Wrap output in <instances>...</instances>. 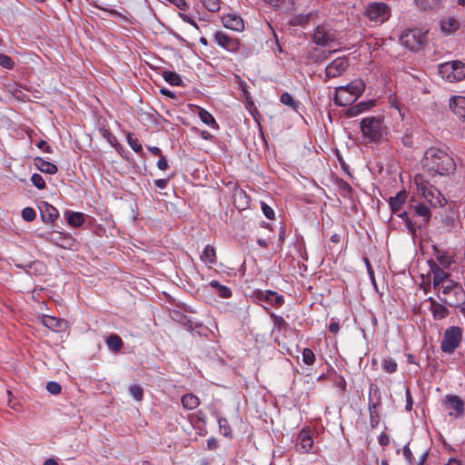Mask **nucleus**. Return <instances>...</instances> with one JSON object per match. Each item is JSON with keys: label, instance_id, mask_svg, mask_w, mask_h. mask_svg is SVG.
I'll return each instance as SVG.
<instances>
[{"label": "nucleus", "instance_id": "obj_1", "mask_svg": "<svg viewBox=\"0 0 465 465\" xmlns=\"http://www.w3.org/2000/svg\"><path fill=\"white\" fill-rule=\"evenodd\" d=\"M425 173L430 176H445L456 170L454 159L444 150L436 147L428 148L421 161Z\"/></svg>", "mask_w": 465, "mask_h": 465}, {"label": "nucleus", "instance_id": "obj_2", "mask_svg": "<svg viewBox=\"0 0 465 465\" xmlns=\"http://www.w3.org/2000/svg\"><path fill=\"white\" fill-rule=\"evenodd\" d=\"M361 131L362 136L370 142H379L384 134V126L381 118L378 116L363 118L361 121Z\"/></svg>", "mask_w": 465, "mask_h": 465}, {"label": "nucleus", "instance_id": "obj_3", "mask_svg": "<svg viewBox=\"0 0 465 465\" xmlns=\"http://www.w3.org/2000/svg\"><path fill=\"white\" fill-rule=\"evenodd\" d=\"M414 183L417 185L418 192L430 203L431 206L436 207L438 205H442V197L441 193L438 189L430 184L428 181H426L422 174H417L414 177Z\"/></svg>", "mask_w": 465, "mask_h": 465}, {"label": "nucleus", "instance_id": "obj_4", "mask_svg": "<svg viewBox=\"0 0 465 465\" xmlns=\"http://www.w3.org/2000/svg\"><path fill=\"white\" fill-rule=\"evenodd\" d=\"M439 74L450 82L460 81L465 77V64L460 61H451L440 64Z\"/></svg>", "mask_w": 465, "mask_h": 465}, {"label": "nucleus", "instance_id": "obj_5", "mask_svg": "<svg viewBox=\"0 0 465 465\" xmlns=\"http://www.w3.org/2000/svg\"><path fill=\"white\" fill-rule=\"evenodd\" d=\"M462 339V330L460 327L452 326L448 328L443 334L440 342V349L443 352L452 353L459 347Z\"/></svg>", "mask_w": 465, "mask_h": 465}, {"label": "nucleus", "instance_id": "obj_6", "mask_svg": "<svg viewBox=\"0 0 465 465\" xmlns=\"http://www.w3.org/2000/svg\"><path fill=\"white\" fill-rule=\"evenodd\" d=\"M425 40V35L418 29H409L404 32L400 36V42L405 47L417 51L419 50Z\"/></svg>", "mask_w": 465, "mask_h": 465}, {"label": "nucleus", "instance_id": "obj_7", "mask_svg": "<svg viewBox=\"0 0 465 465\" xmlns=\"http://www.w3.org/2000/svg\"><path fill=\"white\" fill-rule=\"evenodd\" d=\"M312 40L316 45L331 46L336 41L335 31L324 25H317L312 35Z\"/></svg>", "mask_w": 465, "mask_h": 465}, {"label": "nucleus", "instance_id": "obj_8", "mask_svg": "<svg viewBox=\"0 0 465 465\" xmlns=\"http://www.w3.org/2000/svg\"><path fill=\"white\" fill-rule=\"evenodd\" d=\"M252 298L258 302H265L276 308L282 306L284 303V297L282 295L270 290H256L253 292Z\"/></svg>", "mask_w": 465, "mask_h": 465}, {"label": "nucleus", "instance_id": "obj_9", "mask_svg": "<svg viewBox=\"0 0 465 465\" xmlns=\"http://www.w3.org/2000/svg\"><path fill=\"white\" fill-rule=\"evenodd\" d=\"M365 15L371 20H387L390 17V9L385 3H372L368 5Z\"/></svg>", "mask_w": 465, "mask_h": 465}, {"label": "nucleus", "instance_id": "obj_10", "mask_svg": "<svg viewBox=\"0 0 465 465\" xmlns=\"http://www.w3.org/2000/svg\"><path fill=\"white\" fill-rule=\"evenodd\" d=\"M349 66V62L345 57H338L326 66L325 82L330 78L341 75Z\"/></svg>", "mask_w": 465, "mask_h": 465}, {"label": "nucleus", "instance_id": "obj_11", "mask_svg": "<svg viewBox=\"0 0 465 465\" xmlns=\"http://www.w3.org/2000/svg\"><path fill=\"white\" fill-rule=\"evenodd\" d=\"M213 39L218 45L228 52L235 53L240 48L239 39L231 37L223 31L216 32L213 35Z\"/></svg>", "mask_w": 465, "mask_h": 465}, {"label": "nucleus", "instance_id": "obj_12", "mask_svg": "<svg viewBox=\"0 0 465 465\" xmlns=\"http://www.w3.org/2000/svg\"><path fill=\"white\" fill-rule=\"evenodd\" d=\"M370 394L378 395L377 401L369 402L370 424L371 428H377L380 422L378 407L381 405V394L379 388L373 384L370 387Z\"/></svg>", "mask_w": 465, "mask_h": 465}, {"label": "nucleus", "instance_id": "obj_13", "mask_svg": "<svg viewBox=\"0 0 465 465\" xmlns=\"http://www.w3.org/2000/svg\"><path fill=\"white\" fill-rule=\"evenodd\" d=\"M410 211L418 218L417 224H420V228L425 225L431 217L430 208L424 203L410 204Z\"/></svg>", "mask_w": 465, "mask_h": 465}, {"label": "nucleus", "instance_id": "obj_14", "mask_svg": "<svg viewBox=\"0 0 465 465\" xmlns=\"http://www.w3.org/2000/svg\"><path fill=\"white\" fill-rule=\"evenodd\" d=\"M222 23L224 27L237 31L242 32L244 30V22L242 18L236 14H227L222 17Z\"/></svg>", "mask_w": 465, "mask_h": 465}, {"label": "nucleus", "instance_id": "obj_15", "mask_svg": "<svg viewBox=\"0 0 465 465\" xmlns=\"http://www.w3.org/2000/svg\"><path fill=\"white\" fill-rule=\"evenodd\" d=\"M365 83L361 79H357L351 82L347 85L339 86L338 90L347 91L349 95H351L354 98V100H356L359 96L362 94V93L365 90Z\"/></svg>", "mask_w": 465, "mask_h": 465}, {"label": "nucleus", "instance_id": "obj_16", "mask_svg": "<svg viewBox=\"0 0 465 465\" xmlns=\"http://www.w3.org/2000/svg\"><path fill=\"white\" fill-rule=\"evenodd\" d=\"M38 208L41 218L45 223H53L58 217L57 209L46 202H41Z\"/></svg>", "mask_w": 465, "mask_h": 465}, {"label": "nucleus", "instance_id": "obj_17", "mask_svg": "<svg viewBox=\"0 0 465 465\" xmlns=\"http://www.w3.org/2000/svg\"><path fill=\"white\" fill-rule=\"evenodd\" d=\"M445 403L448 409H451L454 411V412H450V415L459 417L460 415L462 414L464 411V402L460 397L456 395H447Z\"/></svg>", "mask_w": 465, "mask_h": 465}, {"label": "nucleus", "instance_id": "obj_18", "mask_svg": "<svg viewBox=\"0 0 465 465\" xmlns=\"http://www.w3.org/2000/svg\"><path fill=\"white\" fill-rule=\"evenodd\" d=\"M450 108L459 119L465 121V97L455 96L451 98Z\"/></svg>", "mask_w": 465, "mask_h": 465}, {"label": "nucleus", "instance_id": "obj_19", "mask_svg": "<svg viewBox=\"0 0 465 465\" xmlns=\"http://www.w3.org/2000/svg\"><path fill=\"white\" fill-rule=\"evenodd\" d=\"M406 191H400L395 196L390 197L389 204L391 211V213L396 214L400 211H401L403 204L407 199Z\"/></svg>", "mask_w": 465, "mask_h": 465}, {"label": "nucleus", "instance_id": "obj_20", "mask_svg": "<svg viewBox=\"0 0 465 465\" xmlns=\"http://www.w3.org/2000/svg\"><path fill=\"white\" fill-rule=\"evenodd\" d=\"M375 105V101L369 100L367 102H360L352 106H351L345 113V115L348 117H354L361 113L371 109Z\"/></svg>", "mask_w": 465, "mask_h": 465}, {"label": "nucleus", "instance_id": "obj_21", "mask_svg": "<svg viewBox=\"0 0 465 465\" xmlns=\"http://www.w3.org/2000/svg\"><path fill=\"white\" fill-rule=\"evenodd\" d=\"M42 322L46 328L54 331H61L65 326L64 320L49 315H45L42 318Z\"/></svg>", "mask_w": 465, "mask_h": 465}, {"label": "nucleus", "instance_id": "obj_22", "mask_svg": "<svg viewBox=\"0 0 465 465\" xmlns=\"http://www.w3.org/2000/svg\"><path fill=\"white\" fill-rule=\"evenodd\" d=\"M298 440L297 448L300 452L306 453L312 448L313 440L309 432L302 430L299 434Z\"/></svg>", "mask_w": 465, "mask_h": 465}, {"label": "nucleus", "instance_id": "obj_23", "mask_svg": "<svg viewBox=\"0 0 465 465\" xmlns=\"http://www.w3.org/2000/svg\"><path fill=\"white\" fill-rule=\"evenodd\" d=\"M430 268L433 273L434 288L440 287V283L446 282V281L450 279V273L446 272L439 265L433 264Z\"/></svg>", "mask_w": 465, "mask_h": 465}, {"label": "nucleus", "instance_id": "obj_24", "mask_svg": "<svg viewBox=\"0 0 465 465\" xmlns=\"http://www.w3.org/2000/svg\"><path fill=\"white\" fill-rule=\"evenodd\" d=\"M417 7L422 11L435 12L440 9L442 0H414Z\"/></svg>", "mask_w": 465, "mask_h": 465}, {"label": "nucleus", "instance_id": "obj_25", "mask_svg": "<svg viewBox=\"0 0 465 465\" xmlns=\"http://www.w3.org/2000/svg\"><path fill=\"white\" fill-rule=\"evenodd\" d=\"M411 213H412V212L410 211V209L408 208V211H400L399 213H397L396 214L405 223V225L409 232L412 235H415L417 230L420 229V224H417V222L411 220V218L410 217Z\"/></svg>", "mask_w": 465, "mask_h": 465}, {"label": "nucleus", "instance_id": "obj_26", "mask_svg": "<svg viewBox=\"0 0 465 465\" xmlns=\"http://www.w3.org/2000/svg\"><path fill=\"white\" fill-rule=\"evenodd\" d=\"M429 302L430 303V312L435 319L441 320L448 316L449 311L443 304L438 303L432 298H429Z\"/></svg>", "mask_w": 465, "mask_h": 465}, {"label": "nucleus", "instance_id": "obj_27", "mask_svg": "<svg viewBox=\"0 0 465 465\" xmlns=\"http://www.w3.org/2000/svg\"><path fill=\"white\" fill-rule=\"evenodd\" d=\"M34 161H35V167L42 173L54 174L58 171L55 164H54L48 161H45L41 157H35Z\"/></svg>", "mask_w": 465, "mask_h": 465}, {"label": "nucleus", "instance_id": "obj_28", "mask_svg": "<svg viewBox=\"0 0 465 465\" xmlns=\"http://www.w3.org/2000/svg\"><path fill=\"white\" fill-rule=\"evenodd\" d=\"M355 100L351 95H349L347 91L338 90L336 87L334 103L339 106H347L353 103Z\"/></svg>", "mask_w": 465, "mask_h": 465}, {"label": "nucleus", "instance_id": "obj_29", "mask_svg": "<svg viewBox=\"0 0 465 465\" xmlns=\"http://www.w3.org/2000/svg\"><path fill=\"white\" fill-rule=\"evenodd\" d=\"M435 259L444 269H448L454 262L453 257L449 252L435 249Z\"/></svg>", "mask_w": 465, "mask_h": 465}, {"label": "nucleus", "instance_id": "obj_30", "mask_svg": "<svg viewBox=\"0 0 465 465\" xmlns=\"http://www.w3.org/2000/svg\"><path fill=\"white\" fill-rule=\"evenodd\" d=\"M210 287L215 290L216 294L223 299L232 297V291L225 285L221 284L218 281H211L209 283Z\"/></svg>", "mask_w": 465, "mask_h": 465}, {"label": "nucleus", "instance_id": "obj_31", "mask_svg": "<svg viewBox=\"0 0 465 465\" xmlns=\"http://www.w3.org/2000/svg\"><path fill=\"white\" fill-rule=\"evenodd\" d=\"M200 258L202 262L205 263L213 264L216 262V252L215 249L208 244L204 247L203 251L202 252Z\"/></svg>", "mask_w": 465, "mask_h": 465}, {"label": "nucleus", "instance_id": "obj_32", "mask_svg": "<svg viewBox=\"0 0 465 465\" xmlns=\"http://www.w3.org/2000/svg\"><path fill=\"white\" fill-rule=\"evenodd\" d=\"M105 343L108 349L114 352L119 351L123 347V341L117 334L109 335L105 340Z\"/></svg>", "mask_w": 465, "mask_h": 465}, {"label": "nucleus", "instance_id": "obj_33", "mask_svg": "<svg viewBox=\"0 0 465 465\" xmlns=\"http://www.w3.org/2000/svg\"><path fill=\"white\" fill-rule=\"evenodd\" d=\"M66 219L68 223L73 227H80L84 222V215L78 212H66Z\"/></svg>", "mask_w": 465, "mask_h": 465}, {"label": "nucleus", "instance_id": "obj_34", "mask_svg": "<svg viewBox=\"0 0 465 465\" xmlns=\"http://www.w3.org/2000/svg\"><path fill=\"white\" fill-rule=\"evenodd\" d=\"M181 401H182L183 408H185L187 410H194L200 404V401H199L198 397H196L195 395L191 394V393L183 395L182 397Z\"/></svg>", "mask_w": 465, "mask_h": 465}, {"label": "nucleus", "instance_id": "obj_35", "mask_svg": "<svg viewBox=\"0 0 465 465\" xmlns=\"http://www.w3.org/2000/svg\"><path fill=\"white\" fill-rule=\"evenodd\" d=\"M163 77L164 81H166L171 85L180 86L183 84V80L181 76L173 71H163Z\"/></svg>", "mask_w": 465, "mask_h": 465}, {"label": "nucleus", "instance_id": "obj_36", "mask_svg": "<svg viewBox=\"0 0 465 465\" xmlns=\"http://www.w3.org/2000/svg\"><path fill=\"white\" fill-rule=\"evenodd\" d=\"M198 115L203 123L205 124L212 126L213 128H218V124L214 119V117L205 109L200 108L198 111Z\"/></svg>", "mask_w": 465, "mask_h": 465}, {"label": "nucleus", "instance_id": "obj_37", "mask_svg": "<svg viewBox=\"0 0 465 465\" xmlns=\"http://www.w3.org/2000/svg\"><path fill=\"white\" fill-rule=\"evenodd\" d=\"M312 16V13H308L307 15H294L290 19L289 25L292 26L305 25L306 24L309 23Z\"/></svg>", "mask_w": 465, "mask_h": 465}, {"label": "nucleus", "instance_id": "obj_38", "mask_svg": "<svg viewBox=\"0 0 465 465\" xmlns=\"http://www.w3.org/2000/svg\"><path fill=\"white\" fill-rule=\"evenodd\" d=\"M459 28H460V23L454 18H450L447 21L441 22V29L443 32L453 33V32L457 31Z\"/></svg>", "mask_w": 465, "mask_h": 465}, {"label": "nucleus", "instance_id": "obj_39", "mask_svg": "<svg viewBox=\"0 0 465 465\" xmlns=\"http://www.w3.org/2000/svg\"><path fill=\"white\" fill-rule=\"evenodd\" d=\"M126 140L130 147L137 153H143V146L139 140L134 136L133 134L129 133L126 135Z\"/></svg>", "mask_w": 465, "mask_h": 465}, {"label": "nucleus", "instance_id": "obj_40", "mask_svg": "<svg viewBox=\"0 0 465 465\" xmlns=\"http://www.w3.org/2000/svg\"><path fill=\"white\" fill-rule=\"evenodd\" d=\"M129 392L133 396L134 400L137 401H140L143 400V390L140 385L134 384L131 385L129 388Z\"/></svg>", "mask_w": 465, "mask_h": 465}, {"label": "nucleus", "instance_id": "obj_41", "mask_svg": "<svg viewBox=\"0 0 465 465\" xmlns=\"http://www.w3.org/2000/svg\"><path fill=\"white\" fill-rule=\"evenodd\" d=\"M203 5L210 12L214 13L220 9V0H202Z\"/></svg>", "mask_w": 465, "mask_h": 465}, {"label": "nucleus", "instance_id": "obj_42", "mask_svg": "<svg viewBox=\"0 0 465 465\" xmlns=\"http://www.w3.org/2000/svg\"><path fill=\"white\" fill-rule=\"evenodd\" d=\"M440 288L442 289V292L444 294L450 293L453 289H461L457 283H455L451 279H448L446 282L440 283Z\"/></svg>", "mask_w": 465, "mask_h": 465}, {"label": "nucleus", "instance_id": "obj_43", "mask_svg": "<svg viewBox=\"0 0 465 465\" xmlns=\"http://www.w3.org/2000/svg\"><path fill=\"white\" fill-rule=\"evenodd\" d=\"M302 361L307 365H312L315 361V355L309 348H304L302 351Z\"/></svg>", "mask_w": 465, "mask_h": 465}, {"label": "nucleus", "instance_id": "obj_44", "mask_svg": "<svg viewBox=\"0 0 465 465\" xmlns=\"http://www.w3.org/2000/svg\"><path fill=\"white\" fill-rule=\"evenodd\" d=\"M382 367L388 373H393L397 371V362L393 359L388 358L383 360Z\"/></svg>", "mask_w": 465, "mask_h": 465}, {"label": "nucleus", "instance_id": "obj_45", "mask_svg": "<svg viewBox=\"0 0 465 465\" xmlns=\"http://www.w3.org/2000/svg\"><path fill=\"white\" fill-rule=\"evenodd\" d=\"M280 101L293 109L297 107V102L293 99V97L287 92L283 93L281 95Z\"/></svg>", "mask_w": 465, "mask_h": 465}, {"label": "nucleus", "instance_id": "obj_46", "mask_svg": "<svg viewBox=\"0 0 465 465\" xmlns=\"http://www.w3.org/2000/svg\"><path fill=\"white\" fill-rule=\"evenodd\" d=\"M0 65L5 69H13L15 67V62L7 54H0Z\"/></svg>", "mask_w": 465, "mask_h": 465}, {"label": "nucleus", "instance_id": "obj_47", "mask_svg": "<svg viewBox=\"0 0 465 465\" xmlns=\"http://www.w3.org/2000/svg\"><path fill=\"white\" fill-rule=\"evenodd\" d=\"M31 182L39 190H43L45 188V182L43 176L39 173H34L31 176Z\"/></svg>", "mask_w": 465, "mask_h": 465}, {"label": "nucleus", "instance_id": "obj_48", "mask_svg": "<svg viewBox=\"0 0 465 465\" xmlns=\"http://www.w3.org/2000/svg\"><path fill=\"white\" fill-rule=\"evenodd\" d=\"M22 217L26 222H32L35 218V211L31 207H25L22 210Z\"/></svg>", "mask_w": 465, "mask_h": 465}, {"label": "nucleus", "instance_id": "obj_49", "mask_svg": "<svg viewBox=\"0 0 465 465\" xmlns=\"http://www.w3.org/2000/svg\"><path fill=\"white\" fill-rule=\"evenodd\" d=\"M48 392L53 395H57L61 392V385L56 381H48L45 386Z\"/></svg>", "mask_w": 465, "mask_h": 465}, {"label": "nucleus", "instance_id": "obj_50", "mask_svg": "<svg viewBox=\"0 0 465 465\" xmlns=\"http://www.w3.org/2000/svg\"><path fill=\"white\" fill-rule=\"evenodd\" d=\"M261 207H262V211L266 218H268L270 220L274 219V217H275L274 211L272 210V208L271 206H269L265 203H262Z\"/></svg>", "mask_w": 465, "mask_h": 465}, {"label": "nucleus", "instance_id": "obj_51", "mask_svg": "<svg viewBox=\"0 0 465 465\" xmlns=\"http://www.w3.org/2000/svg\"><path fill=\"white\" fill-rule=\"evenodd\" d=\"M402 453H403V456L404 458L406 459V460L411 464L412 465L413 464V461H414V457L412 455V452L411 450H410V448L408 446H404L403 449H402Z\"/></svg>", "mask_w": 465, "mask_h": 465}, {"label": "nucleus", "instance_id": "obj_52", "mask_svg": "<svg viewBox=\"0 0 465 465\" xmlns=\"http://www.w3.org/2000/svg\"><path fill=\"white\" fill-rule=\"evenodd\" d=\"M172 4H173L177 8L182 11H186L189 9V5L185 0H168Z\"/></svg>", "mask_w": 465, "mask_h": 465}, {"label": "nucleus", "instance_id": "obj_53", "mask_svg": "<svg viewBox=\"0 0 465 465\" xmlns=\"http://www.w3.org/2000/svg\"><path fill=\"white\" fill-rule=\"evenodd\" d=\"M218 423H219V428H220L221 432L223 435H227L228 431L230 430V428L227 426V420L224 418H220L218 420Z\"/></svg>", "mask_w": 465, "mask_h": 465}, {"label": "nucleus", "instance_id": "obj_54", "mask_svg": "<svg viewBox=\"0 0 465 465\" xmlns=\"http://www.w3.org/2000/svg\"><path fill=\"white\" fill-rule=\"evenodd\" d=\"M271 318L272 319L274 325H276L279 328L286 324V322L282 316L271 313Z\"/></svg>", "mask_w": 465, "mask_h": 465}, {"label": "nucleus", "instance_id": "obj_55", "mask_svg": "<svg viewBox=\"0 0 465 465\" xmlns=\"http://www.w3.org/2000/svg\"><path fill=\"white\" fill-rule=\"evenodd\" d=\"M179 16L182 18V20L183 22L192 25L196 29H199L198 25L196 24V22L193 19H192L189 15H185L183 13H179Z\"/></svg>", "mask_w": 465, "mask_h": 465}, {"label": "nucleus", "instance_id": "obj_56", "mask_svg": "<svg viewBox=\"0 0 465 465\" xmlns=\"http://www.w3.org/2000/svg\"><path fill=\"white\" fill-rule=\"evenodd\" d=\"M157 167L162 171H164L168 168L167 160L163 154L159 156V160L157 162Z\"/></svg>", "mask_w": 465, "mask_h": 465}, {"label": "nucleus", "instance_id": "obj_57", "mask_svg": "<svg viewBox=\"0 0 465 465\" xmlns=\"http://www.w3.org/2000/svg\"><path fill=\"white\" fill-rule=\"evenodd\" d=\"M379 444L381 446H387L390 443V437L386 433L382 432L378 438Z\"/></svg>", "mask_w": 465, "mask_h": 465}, {"label": "nucleus", "instance_id": "obj_58", "mask_svg": "<svg viewBox=\"0 0 465 465\" xmlns=\"http://www.w3.org/2000/svg\"><path fill=\"white\" fill-rule=\"evenodd\" d=\"M36 146L39 148V149H42L44 151H45L46 153H52V148L51 146L47 143L46 141L45 140H40Z\"/></svg>", "mask_w": 465, "mask_h": 465}, {"label": "nucleus", "instance_id": "obj_59", "mask_svg": "<svg viewBox=\"0 0 465 465\" xmlns=\"http://www.w3.org/2000/svg\"><path fill=\"white\" fill-rule=\"evenodd\" d=\"M169 183V179H157L154 180V185L159 189H165Z\"/></svg>", "mask_w": 465, "mask_h": 465}, {"label": "nucleus", "instance_id": "obj_60", "mask_svg": "<svg viewBox=\"0 0 465 465\" xmlns=\"http://www.w3.org/2000/svg\"><path fill=\"white\" fill-rule=\"evenodd\" d=\"M218 447V441L214 438L207 440V448L211 450H215Z\"/></svg>", "mask_w": 465, "mask_h": 465}, {"label": "nucleus", "instance_id": "obj_61", "mask_svg": "<svg viewBox=\"0 0 465 465\" xmlns=\"http://www.w3.org/2000/svg\"><path fill=\"white\" fill-rule=\"evenodd\" d=\"M160 93L162 94L167 96V97H170V98H175L176 97V95H175V94L173 92H172V91H170V90H168L166 88H162L160 90Z\"/></svg>", "mask_w": 465, "mask_h": 465}, {"label": "nucleus", "instance_id": "obj_62", "mask_svg": "<svg viewBox=\"0 0 465 465\" xmlns=\"http://www.w3.org/2000/svg\"><path fill=\"white\" fill-rule=\"evenodd\" d=\"M340 330V325L338 322H331L330 325H329V331L332 333H337Z\"/></svg>", "mask_w": 465, "mask_h": 465}, {"label": "nucleus", "instance_id": "obj_63", "mask_svg": "<svg viewBox=\"0 0 465 465\" xmlns=\"http://www.w3.org/2000/svg\"><path fill=\"white\" fill-rule=\"evenodd\" d=\"M148 150L153 153L154 155H157V156H160L162 155V151L159 147H156V146H149L148 147Z\"/></svg>", "mask_w": 465, "mask_h": 465}, {"label": "nucleus", "instance_id": "obj_64", "mask_svg": "<svg viewBox=\"0 0 465 465\" xmlns=\"http://www.w3.org/2000/svg\"><path fill=\"white\" fill-rule=\"evenodd\" d=\"M428 458V451H424L420 457L419 462L417 465H424Z\"/></svg>", "mask_w": 465, "mask_h": 465}]
</instances>
